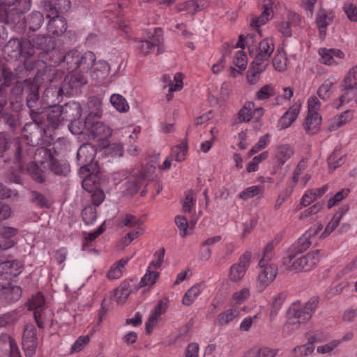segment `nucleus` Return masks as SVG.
Returning a JSON list of instances; mask_svg holds the SVG:
<instances>
[{"label":"nucleus","mask_w":357,"mask_h":357,"mask_svg":"<svg viewBox=\"0 0 357 357\" xmlns=\"http://www.w3.org/2000/svg\"><path fill=\"white\" fill-rule=\"evenodd\" d=\"M96 60L95 54L86 51L82 54L77 50L73 49L65 53L54 50L52 53L51 65L59 66L67 72L80 70L89 72Z\"/></svg>","instance_id":"1"},{"label":"nucleus","mask_w":357,"mask_h":357,"mask_svg":"<svg viewBox=\"0 0 357 357\" xmlns=\"http://www.w3.org/2000/svg\"><path fill=\"white\" fill-rule=\"evenodd\" d=\"M255 33L247 35L246 44L250 54L255 56L252 64L267 67L268 59L273 54L275 46L272 39L265 38L257 43Z\"/></svg>","instance_id":"2"},{"label":"nucleus","mask_w":357,"mask_h":357,"mask_svg":"<svg viewBox=\"0 0 357 357\" xmlns=\"http://www.w3.org/2000/svg\"><path fill=\"white\" fill-rule=\"evenodd\" d=\"M6 22L15 23L31 7V0H0Z\"/></svg>","instance_id":"3"},{"label":"nucleus","mask_w":357,"mask_h":357,"mask_svg":"<svg viewBox=\"0 0 357 357\" xmlns=\"http://www.w3.org/2000/svg\"><path fill=\"white\" fill-rule=\"evenodd\" d=\"M39 86L36 83H29L24 81V86L22 91L26 94V105L30 109V116L33 121H40L43 119V110L38 107Z\"/></svg>","instance_id":"4"},{"label":"nucleus","mask_w":357,"mask_h":357,"mask_svg":"<svg viewBox=\"0 0 357 357\" xmlns=\"http://www.w3.org/2000/svg\"><path fill=\"white\" fill-rule=\"evenodd\" d=\"M323 227L321 224L310 227L302 236H301L296 242H294L289 248L287 257L286 260L289 262L296 257L298 254L305 251L312 244L311 238L316 236Z\"/></svg>","instance_id":"5"},{"label":"nucleus","mask_w":357,"mask_h":357,"mask_svg":"<svg viewBox=\"0 0 357 357\" xmlns=\"http://www.w3.org/2000/svg\"><path fill=\"white\" fill-rule=\"evenodd\" d=\"M341 87L344 93L340 97V105L337 107L349 102L357 95V66L349 70L343 79Z\"/></svg>","instance_id":"6"},{"label":"nucleus","mask_w":357,"mask_h":357,"mask_svg":"<svg viewBox=\"0 0 357 357\" xmlns=\"http://www.w3.org/2000/svg\"><path fill=\"white\" fill-rule=\"evenodd\" d=\"M321 256V250H316L302 257H296L291 262L288 260L289 268L296 271H309L319 263Z\"/></svg>","instance_id":"7"},{"label":"nucleus","mask_w":357,"mask_h":357,"mask_svg":"<svg viewBox=\"0 0 357 357\" xmlns=\"http://www.w3.org/2000/svg\"><path fill=\"white\" fill-rule=\"evenodd\" d=\"M42 120L38 122H29L24 126L22 129L23 140L32 149L43 144L41 137L45 132V130L40 126Z\"/></svg>","instance_id":"8"},{"label":"nucleus","mask_w":357,"mask_h":357,"mask_svg":"<svg viewBox=\"0 0 357 357\" xmlns=\"http://www.w3.org/2000/svg\"><path fill=\"white\" fill-rule=\"evenodd\" d=\"M123 226L134 228L128 232L123 238V244L129 245L134 239L138 238L144 231V221L132 214H126L121 220Z\"/></svg>","instance_id":"9"},{"label":"nucleus","mask_w":357,"mask_h":357,"mask_svg":"<svg viewBox=\"0 0 357 357\" xmlns=\"http://www.w3.org/2000/svg\"><path fill=\"white\" fill-rule=\"evenodd\" d=\"M11 146H13L15 149V160L19 163L20 167H23V163L26 155L32 153L33 150L31 151L30 149L26 150L25 152L22 150V146L19 140L13 139L10 141L8 135L5 133H0V153H3L6 150L9 149Z\"/></svg>","instance_id":"10"},{"label":"nucleus","mask_w":357,"mask_h":357,"mask_svg":"<svg viewBox=\"0 0 357 357\" xmlns=\"http://www.w3.org/2000/svg\"><path fill=\"white\" fill-rule=\"evenodd\" d=\"M22 346L26 357H32L35 354L38 346V339L33 324H28L24 326Z\"/></svg>","instance_id":"11"},{"label":"nucleus","mask_w":357,"mask_h":357,"mask_svg":"<svg viewBox=\"0 0 357 357\" xmlns=\"http://www.w3.org/2000/svg\"><path fill=\"white\" fill-rule=\"evenodd\" d=\"M251 257V252L247 251L240 257L238 263L230 267L229 276L231 281L238 282L244 277L250 264Z\"/></svg>","instance_id":"12"},{"label":"nucleus","mask_w":357,"mask_h":357,"mask_svg":"<svg viewBox=\"0 0 357 357\" xmlns=\"http://www.w3.org/2000/svg\"><path fill=\"white\" fill-rule=\"evenodd\" d=\"M43 3L47 17L61 15L67 13L71 7L70 0H46Z\"/></svg>","instance_id":"13"},{"label":"nucleus","mask_w":357,"mask_h":357,"mask_svg":"<svg viewBox=\"0 0 357 357\" xmlns=\"http://www.w3.org/2000/svg\"><path fill=\"white\" fill-rule=\"evenodd\" d=\"M84 125L93 137L98 138V140H103L112 135L108 126L100 121L92 122L90 116L86 119Z\"/></svg>","instance_id":"14"},{"label":"nucleus","mask_w":357,"mask_h":357,"mask_svg":"<svg viewBox=\"0 0 357 357\" xmlns=\"http://www.w3.org/2000/svg\"><path fill=\"white\" fill-rule=\"evenodd\" d=\"M261 271L259 273L257 280V288L258 291L262 292L276 277L278 267L276 265H271L261 267Z\"/></svg>","instance_id":"15"},{"label":"nucleus","mask_w":357,"mask_h":357,"mask_svg":"<svg viewBox=\"0 0 357 357\" xmlns=\"http://www.w3.org/2000/svg\"><path fill=\"white\" fill-rule=\"evenodd\" d=\"M96 150L89 144H82L77 152V159L81 166L80 172L87 171V167L95 159Z\"/></svg>","instance_id":"16"},{"label":"nucleus","mask_w":357,"mask_h":357,"mask_svg":"<svg viewBox=\"0 0 357 357\" xmlns=\"http://www.w3.org/2000/svg\"><path fill=\"white\" fill-rule=\"evenodd\" d=\"M42 116V122L46 116L47 126L53 129L57 128L62 121H65V119H63L62 108L60 105H53L48 107L45 111H43Z\"/></svg>","instance_id":"17"},{"label":"nucleus","mask_w":357,"mask_h":357,"mask_svg":"<svg viewBox=\"0 0 357 357\" xmlns=\"http://www.w3.org/2000/svg\"><path fill=\"white\" fill-rule=\"evenodd\" d=\"M334 13L331 10L320 9L316 17V24L319 29V38L324 40L326 35L327 26L333 22Z\"/></svg>","instance_id":"18"},{"label":"nucleus","mask_w":357,"mask_h":357,"mask_svg":"<svg viewBox=\"0 0 357 357\" xmlns=\"http://www.w3.org/2000/svg\"><path fill=\"white\" fill-rule=\"evenodd\" d=\"M162 31L160 28L154 29L152 41L147 40H139L138 42L137 48L141 54L146 55L151 52L152 49L155 46H159L162 43Z\"/></svg>","instance_id":"19"},{"label":"nucleus","mask_w":357,"mask_h":357,"mask_svg":"<svg viewBox=\"0 0 357 357\" xmlns=\"http://www.w3.org/2000/svg\"><path fill=\"white\" fill-rule=\"evenodd\" d=\"M61 108L63 119L66 121L73 123L79 119L82 116V107L77 102H68L61 107Z\"/></svg>","instance_id":"20"},{"label":"nucleus","mask_w":357,"mask_h":357,"mask_svg":"<svg viewBox=\"0 0 357 357\" xmlns=\"http://www.w3.org/2000/svg\"><path fill=\"white\" fill-rule=\"evenodd\" d=\"M69 74L67 75L64 78L63 86L65 88L66 86H68L69 89H77L79 88L87 83L86 77L84 75V73H86L87 72H81L80 70H76L74 72H68Z\"/></svg>","instance_id":"21"},{"label":"nucleus","mask_w":357,"mask_h":357,"mask_svg":"<svg viewBox=\"0 0 357 357\" xmlns=\"http://www.w3.org/2000/svg\"><path fill=\"white\" fill-rule=\"evenodd\" d=\"M92 67L93 68L91 72V77L93 80L100 82L109 75L110 66L107 61L105 60L95 61Z\"/></svg>","instance_id":"22"},{"label":"nucleus","mask_w":357,"mask_h":357,"mask_svg":"<svg viewBox=\"0 0 357 357\" xmlns=\"http://www.w3.org/2000/svg\"><path fill=\"white\" fill-rule=\"evenodd\" d=\"M50 18V21L47 24V30L50 33H52L56 36H61L65 33L67 29V22L61 15L47 17Z\"/></svg>","instance_id":"23"},{"label":"nucleus","mask_w":357,"mask_h":357,"mask_svg":"<svg viewBox=\"0 0 357 357\" xmlns=\"http://www.w3.org/2000/svg\"><path fill=\"white\" fill-rule=\"evenodd\" d=\"M17 233L18 229L17 228L1 225L0 228V243L1 245L5 246V248H13L16 244L13 237L16 236Z\"/></svg>","instance_id":"24"},{"label":"nucleus","mask_w":357,"mask_h":357,"mask_svg":"<svg viewBox=\"0 0 357 357\" xmlns=\"http://www.w3.org/2000/svg\"><path fill=\"white\" fill-rule=\"evenodd\" d=\"M146 174L141 170L136 176L130 178L125 183V192L128 195H135L140 189L146 179Z\"/></svg>","instance_id":"25"},{"label":"nucleus","mask_w":357,"mask_h":357,"mask_svg":"<svg viewBox=\"0 0 357 357\" xmlns=\"http://www.w3.org/2000/svg\"><path fill=\"white\" fill-rule=\"evenodd\" d=\"M300 107V105H294L284 112L278 122L281 129L287 128L296 119L299 114Z\"/></svg>","instance_id":"26"},{"label":"nucleus","mask_w":357,"mask_h":357,"mask_svg":"<svg viewBox=\"0 0 357 357\" xmlns=\"http://www.w3.org/2000/svg\"><path fill=\"white\" fill-rule=\"evenodd\" d=\"M252 114H257L261 116L264 114L262 108L255 109V103L253 102H246L238 112V119L240 121L248 122L251 118Z\"/></svg>","instance_id":"27"},{"label":"nucleus","mask_w":357,"mask_h":357,"mask_svg":"<svg viewBox=\"0 0 357 357\" xmlns=\"http://www.w3.org/2000/svg\"><path fill=\"white\" fill-rule=\"evenodd\" d=\"M272 3L268 0L264 5V10L260 16L252 20L251 25L256 29L266 24L273 16Z\"/></svg>","instance_id":"28"},{"label":"nucleus","mask_w":357,"mask_h":357,"mask_svg":"<svg viewBox=\"0 0 357 357\" xmlns=\"http://www.w3.org/2000/svg\"><path fill=\"white\" fill-rule=\"evenodd\" d=\"M293 154L294 149L289 145H280L275 150V162L280 166H282L293 155Z\"/></svg>","instance_id":"29"},{"label":"nucleus","mask_w":357,"mask_h":357,"mask_svg":"<svg viewBox=\"0 0 357 357\" xmlns=\"http://www.w3.org/2000/svg\"><path fill=\"white\" fill-rule=\"evenodd\" d=\"M166 305L160 301L154 308L153 312L150 315L148 321L146 323V331L150 334L153 331V327L158 321V317L166 310Z\"/></svg>","instance_id":"30"},{"label":"nucleus","mask_w":357,"mask_h":357,"mask_svg":"<svg viewBox=\"0 0 357 357\" xmlns=\"http://www.w3.org/2000/svg\"><path fill=\"white\" fill-rule=\"evenodd\" d=\"M341 147L337 146L328 156L327 162L330 169L334 171L345 162L346 155H340Z\"/></svg>","instance_id":"31"},{"label":"nucleus","mask_w":357,"mask_h":357,"mask_svg":"<svg viewBox=\"0 0 357 357\" xmlns=\"http://www.w3.org/2000/svg\"><path fill=\"white\" fill-rule=\"evenodd\" d=\"M288 316L289 318L297 319V322L300 324L301 323H306L311 318L308 313L299 307L296 303H293L288 310Z\"/></svg>","instance_id":"32"},{"label":"nucleus","mask_w":357,"mask_h":357,"mask_svg":"<svg viewBox=\"0 0 357 357\" xmlns=\"http://www.w3.org/2000/svg\"><path fill=\"white\" fill-rule=\"evenodd\" d=\"M204 289L202 283H197L189 289L184 294L182 303L185 306H190L192 304L197 296L201 294Z\"/></svg>","instance_id":"33"},{"label":"nucleus","mask_w":357,"mask_h":357,"mask_svg":"<svg viewBox=\"0 0 357 357\" xmlns=\"http://www.w3.org/2000/svg\"><path fill=\"white\" fill-rule=\"evenodd\" d=\"M321 123V116L307 115L304 124L306 133L310 135L317 133L320 129Z\"/></svg>","instance_id":"34"},{"label":"nucleus","mask_w":357,"mask_h":357,"mask_svg":"<svg viewBox=\"0 0 357 357\" xmlns=\"http://www.w3.org/2000/svg\"><path fill=\"white\" fill-rule=\"evenodd\" d=\"M3 272L11 279L12 277L19 275L22 271L23 267L17 260H7L2 267Z\"/></svg>","instance_id":"35"},{"label":"nucleus","mask_w":357,"mask_h":357,"mask_svg":"<svg viewBox=\"0 0 357 357\" xmlns=\"http://www.w3.org/2000/svg\"><path fill=\"white\" fill-rule=\"evenodd\" d=\"M335 84V80L334 79L328 78L326 79L317 89L318 96L323 100H328L333 94V89Z\"/></svg>","instance_id":"36"},{"label":"nucleus","mask_w":357,"mask_h":357,"mask_svg":"<svg viewBox=\"0 0 357 357\" xmlns=\"http://www.w3.org/2000/svg\"><path fill=\"white\" fill-rule=\"evenodd\" d=\"M238 315V310L235 308L227 309L220 313L215 321V324L220 326H225L232 321Z\"/></svg>","instance_id":"37"},{"label":"nucleus","mask_w":357,"mask_h":357,"mask_svg":"<svg viewBox=\"0 0 357 357\" xmlns=\"http://www.w3.org/2000/svg\"><path fill=\"white\" fill-rule=\"evenodd\" d=\"M287 57L283 48H278L273 59L275 69L279 72H284L287 69Z\"/></svg>","instance_id":"38"},{"label":"nucleus","mask_w":357,"mask_h":357,"mask_svg":"<svg viewBox=\"0 0 357 357\" xmlns=\"http://www.w3.org/2000/svg\"><path fill=\"white\" fill-rule=\"evenodd\" d=\"M32 42L34 45V47L36 46L38 48L46 52L50 51L54 47V42L53 39L51 37L45 35L36 36L33 38Z\"/></svg>","instance_id":"39"},{"label":"nucleus","mask_w":357,"mask_h":357,"mask_svg":"<svg viewBox=\"0 0 357 357\" xmlns=\"http://www.w3.org/2000/svg\"><path fill=\"white\" fill-rule=\"evenodd\" d=\"M43 22V15L40 12L33 11L28 16L26 24L30 30L34 31L39 29Z\"/></svg>","instance_id":"40"},{"label":"nucleus","mask_w":357,"mask_h":357,"mask_svg":"<svg viewBox=\"0 0 357 357\" xmlns=\"http://www.w3.org/2000/svg\"><path fill=\"white\" fill-rule=\"evenodd\" d=\"M53 159L54 156L51 150L46 147H40L34 153L35 162H36L41 165L47 163L48 165Z\"/></svg>","instance_id":"41"},{"label":"nucleus","mask_w":357,"mask_h":357,"mask_svg":"<svg viewBox=\"0 0 357 357\" xmlns=\"http://www.w3.org/2000/svg\"><path fill=\"white\" fill-rule=\"evenodd\" d=\"M348 210V208H342L341 211H339L336 213L333 218H331V221L328 222L327 226L325 228V230L321 234V236L322 238H325L327 236H328L332 231L335 230V229L338 225L340 220L342 219L343 215L344 213Z\"/></svg>","instance_id":"42"},{"label":"nucleus","mask_w":357,"mask_h":357,"mask_svg":"<svg viewBox=\"0 0 357 357\" xmlns=\"http://www.w3.org/2000/svg\"><path fill=\"white\" fill-rule=\"evenodd\" d=\"M50 169L56 175L67 176L70 172V166L66 162H60L54 158L48 165Z\"/></svg>","instance_id":"43"},{"label":"nucleus","mask_w":357,"mask_h":357,"mask_svg":"<svg viewBox=\"0 0 357 357\" xmlns=\"http://www.w3.org/2000/svg\"><path fill=\"white\" fill-rule=\"evenodd\" d=\"M278 351L268 347L252 349L245 354V357H275Z\"/></svg>","instance_id":"44"},{"label":"nucleus","mask_w":357,"mask_h":357,"mask_svg":"<svg viewBox=\"0 0 357 357\" xmlns=\"http://www.w3.org/2000/svg\"><path fill=\"white\" fill-rule=\"evenodd\" d=\"M352 119V113L350 110H346L341 113L329 126L330 131H335L346 124Z\"/></svg>","instance_id":"45"},{"label":"nucleus","mask_w":357,"mask_h":357,"mask_svg":"<svg viewBox=\"0 0 357 357\" xmlns=\"http://www.w3.org/2000/svg\"><path fill=\"white\" fill-rule=\"evenodd\" d=\"M273 243L270 242L264 247L263 250V257L259 261L260 267H266L271 265H275L271 262L273 257Z\"/></svg>","instance_id":"46"},{"label":"nucleus","mask_w":357,"mask_h":357,"mask_svg":"<svg viewBox=\"0 0 357 357\" xmlns=\"http://www.w3.org/2000/svg\"><path fill=\"white\" fill-rule=\"evenodd\" d=\"M82 218L83 222L87 225H92L97 218V210L94 206L87 205L85 206L82 213Z\"/></svg>","instance_id":"47"},{"label":"nucleus","mask_w":357,"mask_h":357,"mask_svg":"<svg viewBox=\"0 0 357 357\" xmlns=\"http://www.w3.org/2000/svg\"><path fill=\"white\" fill-rule=\"evenodd\" d=\"M45 303V301L43 295L40 292H38L28 301V309L33 310V312L36 311L41 312Z\"/></svg>","instance_id":"48"},{"label":"nucleus","mask_w":357,"mask_h":357,"mask_svg":"<svg viewBox=\"0 0 357 357\" xmlns=\"http://www.w3.org/2000/svg\"><path fill=\"white\" fill-rule=\"evenodd\" d=\"M20 54V57H30L34 54V45L33 42L27 38H22L20 39V50L17 52Z\"/></svg>","instance_id":"49"},{"label":"nucleus","mask_w":357,"mask_h":357,"mask_svg":"<svg viewBox=\"0 0 357 357\" xmlns=\"http://www.w3.org/2000/svg\"><path fill=\"white\" fill-rule=\"evenodd\" d=\"M26 171L37 183H42L45 181L43 172L39 169L35 162H29Z\"/></svg>","instance_id":"50"},{"label":"nucleus","mask_w":357,"mask_h":357,"mask_svg":"<svg viewBox=\"0 0 357 357\" xmlns=\"http://www.w3.org/2000/svg\"><path fill=\"white\" fill-rule=\"evenodd\" d=\"M266 67L261 65H254L249 69L247 75V80L250 84H255L259 80V75L266 70Z\"/></svg>","instance_id":"51"},{"label":"nucleus","mask_w":357,"mask_h":357,"mask_svg":"<svg viewBox=\"0 0 357 357\" xmlns=\"http://www.w3.org/2000/svg\"><path fill=\"white\" fill-rule=\"evenodd\" d=\"M264 188L261 185H252L245 188L238 194V197L243 200H247L255 197V196L263 192Z\"/></svg>","instance_id":"52"},{"label":"nucleus","mask_w":357,"mask_h":357,"mask_svg":"<svg viewBox=\"0 0 357 357\" xmlns=\"http://www.w3.org/2000/svg\"><path fill=\"white\" fill-rule=\"evenodd\" d=\"M20 50V39L12 38L6 44L5 52L10 55L12 58H20V54L17 52Z\"/></svg>","instance_id":"53"},{"label":"nucleus","mask_w":357,"mask_h":357,"mask_svg":"<svg viewBox=\"0 0 357 357\" xmlns=\"http://www.w3.org/2000/svg\"><path fill=\"white\" fill-rule=\"evenodd\" d=\"M110 102L116 110L121 112H127L129 109V105L126 100L119 94L112 95L110 97Z\"/></svg>","instance_id":"54"},{"label":"nucleus","mask_w":357,"mask_h":357,"mask_svg":"<svg viewBox=\"0 0 357 357\" xmlns=\"http://www.w3.org/2000/svg\"><path fill=\"white\" fill-rule=\"evenodd\" d=\"M159 272L151 270V267H148L146 274L140 280V287L147 285H153L156 282L159 277Z\"/></svg>","instance_id":"55"},{"label":"nucleus","mask_w":357,"mask_h":357,"mask_svg":"<svg viewBox=\"0 0 357 357\" xmlns=\"http://www.w3.org/2000/svg\"><path fill=\"white\" fill-rule=\"evenodd\" d=\"M5 290L6 298L9 302H16L22 297V289L20 286H8Z\"/></svg>","instance_id":"56"},{"label":"nucleus","mask_w":357,"mask_h":357,"mask_svg":"<svg viewBox=\"0 0 357 357\" xmlns=\"http://www.w3.org/2000/svg\"><path fill=\"white\" fill-rule=\"evenodd\" d=\"M178 11H186L191 15L197 13L199 9V6L195 0H189L177 5Z\"/></svg>","instance_id":"57"},{"label":"nucleus","mask_w":357,"mask_h":357,"mask_svg":"<svg viewBox=\"0 0 357 357\" xmlns=\"http://www.w3.org/2000/svg\"><path fill=\"white\" fill-rule=\"evenodd\" d=\"M268 157V151H264L261 153L260 154L255 156L252 161L250 162L247 167L246 170L248 173L254 172L258 170V165L259 162H262L263 160H265Z\"/></svg>","instance_id":"58"},{"label":"nucleus","mask_w":357,"mask_h":357,"mask_svg":"<svg viewBox=\"0 0 357 357\" xmlns=\"http://www.w3.org/2000/svg\"><path fill=\"white\" fill-rule=\"evenodd\" d=\"M275 95L274 86L271 84H266L262 86L257 93L256 98L258 100H264L268 99Z\"/></svg>","instance_id":"59"},{"label":"nucleus","mask_w":357,"mask_h":357,"mask_svg":"<svg viewBox=\"0 0 357 357\" xmlns=\"http://www.w3.org/2000/svg\"><path fill=\"white\" fill-rule=\"evenodd\" d=\"M321 107V102L319 99L313 96H310L307 100V115H314V116H321L319 110Z\"/></svg>","instance_id":"60"},{"label":"nucleus","mask_w":357,"mask_h":357,"mask_svg":"<svg viewBox=\"0 0 357 357\" xmlns=\"http://www.w3.org/2000/svg\"><path fill=\"white\" fill-rule=\"evenodd\" d=\"M31 202L40 208H49L50 205L46 197L37 191H31Z\"/></svg>","instance_id":"61"},{"label":"nucleus","mask_w":357,"mask_h":357,"mask_svg":"<svg viewBox=\"0 0 357 357\" xmlns=\"http://www.w3.org/2000/svg\"><path fill=\"white\" fill-rule=\"evenodd\" d=\"M305 337L307 342L312 345L315 343L323 342L326 340V335L322 331L308 332L305 334Z\"/></svg>","instance_id":"62"},{"label":"nucleus","mask_w":357,"mask_h":357,"mask_svg":"<svg viewBox=\"0 0 357 357\" xmlns=\"http://www.w3.org/2000/svg\"><path fill=\"white\" fill-rule=\"evenodd\" d=\"M270 142V135L266 134L261 137L255 145L250 150L249 155H252L266 148Z\"/></svg>","instance_id":"63"},{"label":"nucleus","mask_w":357,"mask_h":357,"mask_svg":"<svg viewBox=\"0 0 357 357\" xmlns=\"http://www.w3.org/2000/svg\"><path fill=\"white\" fill-rule=\"evenodd\" d=\"M174 222L180 230V236L183 238L185 237L188 234V222L187 218L183 215H178L174 218Z\"/></svg>","instance_id":"64"}]
</instances>
